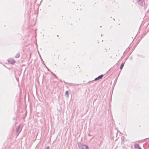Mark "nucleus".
Listing matches in <instances>:
<instances>
[{"instance_id": "nucleus-1", "label": "nucleus", "mask_w": 149, "mask_h": 149, "mask_svg": "<svg viewBox=\"0 0 149 149\" xmlns=\"http://www.w3.org/2000/svg\"><path fill=\"white\" fill-rule=\"evenodd\" d=\"M103 76H104V75L103 74H101V75H100L99 76L95 78V79H94V81H96V80H99L100 79H101L103 77Z\"/></svg>"}, {"instance_id": "nucleus-2", "label": "nucleus", "mask_w": 149, "mask_h": 149, "mask_svg": "<svg viewBox=\"0 0 149 149\" xmlns=\"http://www.w3.org/2000/svg\"><path fill=\"white\" fill-rule=\"evenodd\" d=\"M8 61L10 63L12 64L14 63L15 62L13 58H10Z\"/></svg>"}, {"instance_id": "nucleus-3", "label": "nucleus", "mask_w": 149, "mask_h": 149, "mask_svg": "<svg viewBox=\"0 0 149 149\" xmlns=\"http://www.w3.org/2000/svg\"><path fill=\"white\" fill-rule=\"evenodd\" d=\"M139 5H142L144 0H136Z\"/></svg>"}, {"instance_id": "nucleus-4", "label": "nucleus", "mask_w": 149, "mask_h": 149, "mask_svg": "<svg viewBox=\"0 0 149 149\" xmlns=\"http://www.w3.org/2000/svg\"><path fill=\"white\" fill-rule=\"evenodd\" d=\"M81 147L82 149H89L88 146L86 145H83Z\"/></svg>"}, {"instance_id": "nucleus-5", "label": "nucleus", "mask_w": 149, "mask_h": 149, "mask_svg": "<svg viewBox=\"0 0 149 149\" xmlns=\"http://www.w3.org/2000/svg\"><path fill=\"white\" fill-rule=\"evenodd\" d=\"M134 147L138 149H141V148L139 146L138 144H135L134 146Z\"/></svg>"}, {"instance_id": "nucleus-6", "label": "nucleus", "mask_w": 149, "mask_h": 149, "mask_svg": "<svg viewBox=\"0 0 149 149\" xmlns=\"http://www.w3.org/2000/svg\"><path fill=\"white\" fill-rule=\"evenodd\" d=\"M124 64H125V63H122L120 65V69L122 70V69L123 68L124 65Z\"/></svg>"}, {"instance_id": "nucleus-7", "label": "nucleus", "mask_w": 149, "mask_h": 149, "mask_svg": "<svg viewBox=\"0 0 149 149\" xmlns=\"http://www.w3.org/2000/svg\"><path fill=\"white\" fill-rule=\"evenodd\" d=\"M20 127V125H19L16 128V132H17L19 130V128Z\"/></svg>"}, {"instance_id": "nucleus-8", "label": "nucleus", "mask_w": 149, "mask_h": 149, "mask_svg": "<svg viewBox=\"0 0 149 149\" xmlns=\"http://www.w3.org/2000/svg\"><path fill=\"white\" fill-rule=\"evenodd\" d=\"M20 55L19 53H18L15 56V58H18L19 57Z\"/></svg>"}, {"instance_id": "nucleus-9", "label": "nucleus", "mask_w": 149, "mask_h": 149, "mask_svg": "<svg viewBox=\"0 0 149 149\" xmlns=\"http://www.w3.org/2000/svg\"><path fill=\"white\" fill-rule=\"evenodd\" d=\"M65 94L66 95H67V97H68L69 94V91H66Z\"/></svg>"}, {"instance_id": "nucleus-10", "label": "nucleus", "mask_w": 149, "mask_h": 149, "mask_svg": "<svg viewBox=\"0 0 149 149\" xmlns=\"http://www.w3.org/2000/svg\"><path fill=\"white\" fill-rule=\"evenodd\" d=\"M45 149H49V146H47L46 148Z\"/></svg>"}]
</instances>
